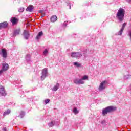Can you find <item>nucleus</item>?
Returning <instances> with one entry per match:
<instances>
[{
    "label": "nucleus",
    "instance_id": "5",
    "mask_svg": "<svg viewBox=\"0 0 131 131\" xmlns=\"http://www.w3.org/2000/svg\"><path fill=\"white\" fill-rule=\"evenodd\" d=\"M48 75V68H45L42 70V75L41 76V80H45V78H46Z\"/></svg>",
    "mask_w": 131,
    "mask_h": 131
},
{
    "label": "nucleus",
    "instance_id": "18",
    "mask_svg": "<svg viewBox=\"0 0 131 131\" xmlns=\"http://www.w3.org/2000/svg\"><path fill=\"white\" fill-rule=\"evenodd\" d=\"M55 125V121H52L48 123V126L49 127H53Z\"/></svg>",
    "mask_w": 131,
    "mask_h": 131
},
{
    "label": "nucleus",
    "instance_id": "1",
    "mask_svg": "<svg viewBox=\"0 0 131 131\" xmlns=\"http://www.w3.org/2000/svg\"><path fill=\"white\" fill-rule=\"evenodd\" d=\"M125 10L123 8H120L116 14V18L119 20V22H122L124 19V14Z\"/></svg>",
    "mask_w": 131,
    "mask_h": 131
},
{
    "label": "nucleus",
    "instance_id": "29",
    "mask_svg": "<svg viewBox=\"0 0 131 131\" xmlns=\"http://www.w3.org/2000/svg\"><path fill=\"white\" fill-rule=\"evenodd\" d=\"M101 124H106V121L105 120H103L101 121Z\"/></svg>",
    "mask_w": 131,
    "mask_h": 131
},
{
    "label": "nucleus",
    "instance_id": "19",
    "mask_svg": "<svg viewBox=\"0 0 131 131\" xmlns=\"http://www.w3.org/2000/svg\"><path fill=\"white\" fill-rule=\"evenodd\" d=\"M43 34V33H42V31L39 32L38 35L36 36L37 39H39V38H40V37H41Z\"/></svg>",
    "mask_w": 131,
    "mask_h": 131
},
{
    "label": "nucleus",
    "instance_id": "25",
    "mask_svg": "<svg viewBox=\"0 0 131 131\" xmlns=\"http://www.w3.org/2000/svg\"><path fill=\"white\" fill-rule=\"evenodd\" d=\"M48 54H49V51H48L47 49H45L43 52V55L45 56H47Z\"/></svg>",
    "mask_w": 131,
    "mask_h": 131
},
{
    "label": "nucleus",
    "instance_id": "17",
    "mask_svg": "<svg viewBox=\"0 0 131 131\" xmlns=\"http://www.w3.org/2000/svg\"><path fill=\"white\" fill-rule=\"evenodd\" d=\"M19 33H20V29L15 30L13 34V36H16V35H18Z\"/></svg>",
    "mask_w": 131,
    "mask_h": 131
},
{
    "label": "nucleus",
    "instance_id": "6",
    "mask_svg": "<svg viewBox=\"0 0 131 131\" xmlns=\"http://www.w3.org/2000/svg\"><path fill=\"white\" fill-rule=\"evenodd\" d=\"M73 82L75 84H84V81H82L81 79L75 78L74 79Z\"/></svg>",
    "mask_w": 131,
    "mask_h": 131
},
{
    "label": "nucleus",
    "instance_id": "12",
    "mask_svg": "<svg viewBox=\"0 0 131 131\" xmlns=\"http://www.w3.org/2000/svg\"><path fill=\"white\" fill-rule=\"evenodd\" d=\"M8 27V23L6 21H4L0 23V29H2L3 28H6Z\"/></svg>",
    "mask_w": 131,
    "mask_h": 131
},
{
    "label": "nucleus",
    "instance_id": "23",
    "mask_svg": "<svg viewBox=\"0 0 131 131\" xmlns=\"http://www.w3.org/2000/svg\"><path fill=\"white\" fill-rule=\"evenodd\" d=\"M73 112L75 114H78V112H79L78 111V110H77V108H76V107H74L73 110Z\"/></svg>",
    "mask_w": 131,
    "mask_h": 131
},
{
    "label": "nucleus",
    "instance_id": "8",
    "mask_svg": "<svg viewBox=\"0 0 131 131\" xmlns=\"http://www.w3.org/2000/svg\"><path fill=\"white\" fill-rule=\"evenodd\" d=\"M0 95H1V96H6L7 95L5 91V88L2 85H0Z\"/></svg>",
    "mask_w": 131,
    "mask_h": 131
},
{
    "label": "nucleus",
    "instance_id": "10",
    "mask_svg": "<svg viewBox=\"0 0 131 131\" xmlns=\"http://www.w3.org/2000/svg\"><path fill=\"white\" fill-rule=\"evenodd\" d=\"M23 35L25 39H28V38H29V37L30 36V34H29V31L24 30L23 33Z\"/></svg>",
    "mask_w": 131,
    "mask_h": 131
},
{
    "label": "nucleus",
    "instance_id": "20",
    "mask_svg": "<svg viewBox=\"0 0 131 131\" xmlns=\"http://www.w3.org/2000/svg\"><path fill=\"white\" fill-rule=\"evenodd\" d=\"M11 113V110H7V111H5L3 114V116H6V115H9Z\"/></svg>",
    "mask_w": 131,
    "mask_h": 131
},
{
    "label": "nucleus",
    "instance_id": "33",
    "mask_svg": "<svg viewBox=\"0 0 131 131\" xmlns=\"http://www.w3.org/2000/svg\"><path fill=\"white\" fill-rule=\"evenodd\" d=\"M45 14L42 13L41 15V18H43V17H45Z\"/></svg>",
    "mask_w": 131,
    "mask_h": 131
},
{
    "label": "nucleus",
    "instance_id": "7",
    "mask_svg": "<svg viewBox=\"0 0 131 131\" xmlns=\"http://www.w3.org/2000/svg\"><path fill=\"white\" fill-rule=\"evenodd\" d=\"M0 55L2 56L3 57L6 58L7 57V50L5 49H2L1 52H0Z\"/></svg>",
    "mask_w": 131,
    "mask_h": 131
},
{
    "label": "nucleus",
    "instance_id": "3",
    "mask_svg": "<svg viewBox=\"0 0 131 131\" xmlns=\"http://www.w3.org/2000/svg\"><path fill=\"white\" fill-rule=\"evenodd\" d=\"M107 84H108V81L107 80L102 81L98 88V90L100 92L104 91L106 88H107Z\"/></svg>",
    "mask_w": 131,
    "mask_h": 131
},
{
    "label": "nucleus",
    "instance_id": "21",
    "mask_svg": "<svg viewBox=\"0 0 131 131\" xmlns=\"http://www.w3.org/2000/svg\"><path fill=\"white\" fill-rule=\"evenodd\" d=\"M89 79V76L88 75H84L81 78L82 81H84V80H86Z\"/></svg>",
    "mask_w": 131,
    "mask_h": 131
},
{
    "label": "nucleus",
    "instance_id": "9",
    "mask_svg": "<svg viewBox=\"0 0 131 131\" xmlns=\"http://www.w3.org/2000/svg\"><path fill=\"white\" fill-rule=\"evenodd\" d=\"M126 24H127L126 23H125L123 24V25L122 26L121 29L118 33V35H122V33L123 32V30H124V28L126 26Z\"/></svg>",
    "mask_w": 131,
    "mask_h": 131
},
{
    "label": "nucleus",
    "instance_id": "11",
    "mask_svg": "<svg viewBox=\"0 0 131 131\" xmlns=\"http://www.w3.org/2000/svg\"><path fill=\"white\" fill-rule=\"evenodd\" d=\"M9 69V64L6 63H3L2 64V72L3 71H7Z\"/></svg>",
    "mask_w": 131,
    "mask_h": 131
},
{
    "label": "nucleus",
    "instance_id": "35",
    "mask_svg": "<svg viewBox=\"0 0 131 131\" xmlns=\"http://www.w3.org/2000/svg\"><path fill=\"white\" fill-rule=\"evenodd\" d=\"M2 73H3V70H0V75H2Z\"/></svg>",
    "mask_w": 131,
    "mask_h": 131
},
{
    "label": "nucleus",
    "instance_id": "4",
    "mask_svg": "<svg viewBox=\"0 0 131 131\" xmlns=\"http://www.w3.org/2000/svg\"><path fill=\"white\" fill-rule=\"evenodd\" d=\"M72 58H76L79 59L82 57V54L81 52H72L71 54Z\"/></svg>",
    "mask_w": 131,
    "mask_h": 131
},
{
    "label": "nucleus",
    "instance_id": "32",
    "mask_svg": "<svg viewBox=\"0 0 131 131\" xmlns=\"http://www.w3.org/2000/svg\"><path fill=\"white\" fill-rule=\"evenodd\" d=\"M39 12L40 13V14H43V10H40L39 11Z\"/></svg>",
    "mask_w": 131,
    "mask_h": 131
},
{
    "label": "nucleus",
    "instance_id": "13",
    "mask_svg": "<svg viewBox=\"0 0 131 131\" xmlns=\"http://www.w3.org/2000/svg\"><path fill=\"white\" fill-rule=\"evenodd\" d=\"M11 22H12L13 25H16L18 23V19L16 17H12L11 19Z\"/></svg>",
    "mask_w": 131,
    "mask_h": 131
},
{
    "label": "nucleus",
    "instance_id": "16",
    "mask_svg": "<svg viewBox=\"0 0 131 131\" xmlns=\"http://www.w3.org/2000/svg\"><path fill=\"white\" fill-rule=\"evenodd\" d=\"M26 11L28 12H32L33 11V6L30 5L26 9Z\"/></svg>",
    "mask_w": 131,
    "mask_h": 131
},
{
    "label": "nucleus",
    "instance_id": "2",
    "mask_svg": "<svg viewBox=\"0 0 131 131\" xmlns=\"http://www.w3.org/2000/svg\"><path fill=\"white\" fill-rule=\"evenodd\" d=\"M115 110H116V107H115L112 106H107L102 110V115L103 116L106 115L107 113L113 112V111H115Z\"/></svg>",
    "mask_w": 131,
    "mask_h": 131
},
{
    "label": "nucleus",
    "instance_id": "28",
    "mask_svg": "<svg viewBox=\"0 0 131 131\" xmlns=\"http://www.w3.org/2000/svg\"><path fill=\"white\" fill-rule=\"evenodd\" d=\"M18 12L19 13H22L23 12H24V8L21 7L19 9H18Z\"/></svg>",
    "mask_w": 131,
    "mask_h": 131
},
{
    "label": "nucleus",
    "instance_id": "31",
    "mask_svg": "<svg viewBox=\"0 0 131 131\" xmlns=\"http://www.w3.org/2000/svg\"><path fill=\"white\" fill-rule=\"evenodd\" d=\"M63 25H64V26H67V21H65V22L63 23Z\"/></svg>",
    "mask_w": 131,
    "mask_h": 131
},
{
    "label": "nucleus",
    "instance_id": "30",
    "mask_svg": "<svg viewBox=\"0 0 131 131\" xmlns=\"http://www.w3.org/2000/svg\"><path fill=\"white\" fill-rule=\"evenodd\" d=\"M46 104H48L50 102V99H46L45 101Z\"/></svg>",
    "mask_w": 131,
    "mask_h": 131
},
{
    "label": "nucleus",
    "instance_id": "34",
    "mask_svg": "<svg viewBox=\"0 0 131 131\" xmlns=\"http://www.w3.org/2000/svg\"><path fill=\"white\" fill-rule=\"evenodd\" d=\"M3 131H7V128L6 127L3 128Z\"/></svg>",
    "mask_w": 131,
    "mask_h": 131
},
{
    "label": "nucleus",
    "instance_id": "22",
    "mask_svg": "<svg viewBox=\"0 0 131 131\" xmlns=\"http://www.w3.org/2000/svg\"><path fill=\"white\" fill-rule=\"evenodd\" d=\"M73 65L74 66H76V67H81V64L79 63L78 62H74L73 63Z\"/></svg>",
    "mask_w": 131,
    "mask_h": 131
},
{
    "label": "nucleus",
    "instance_id": "24",
    "mask_svg": "<svg viewBox=\"0 0 131 131\" xmlns=\"http://www.w3.org/2000/svg\"><path fill=\"white\" fill-rule=\"evenodd\" d=\"M31 56L30 55V54H27L26 56V60L27 61H30V57Z\"/></svg>",
    "mask_w": 131,
    "mask_h": 131
},
{
    "label": "nucleus",
    "instance_id": "36",
    "mask_svg": "<svg viewBox=\"0 0 131 131\" xmlns=\"http://www.w3.org/2000/svg\"><path fill=\"white\" fill-rule=\"evenodd\" d=\"M126 1H127L128 3H130L131 0H126Z\"/></svg>",
    "mask_w": 131,
    "mask_h": 131
},
{
    "label": "nucleus",
    "instance_id": "15",
    "mask_svg": "<svg viewBox=\"0 0 131 131\" xmlns=\"http://www.w3.org/2000/svg\"><path fill=\"white\" fill-rule=\"evenodd\" d=\"M50 20H51V22H56V21H57V20H58V17H57V16H56V15H53L51 17Z\"/></svg>",
    "mask_w": 131,
    "mask_h": 131
},
{
    "label": "nucleus",
    "instance_id": "27",
    "mask_svg": "<svg viewBox=\"0 0 131 131\" xmlns=\"http://www.w3.org/2000/svg\"><path fill=\"white\" fill-rule=\"evenodd\" d=\"M131 78V75H128L127 76H124V79H129Z\"/></svg>",
    "mask_w": 131,
    "mask_h": 131
},
{
    "label": "nucleus",
    "instance_id": "26",
    "mask_svg": "<svg viewBox=\"0 0 131 131\" xmlns=\"http://www.w3.org/2000/svg\"><path fill=\"white\" fill-rule=\"evenodd\" d=\"M25 115V113L24 112H21L20 114V117H21V118L24 117V116Z\"/></svg>",
    "mask_w": 131,
    "mask_h": 131
},
{
    "label": "nucleus",
    "instance_id": "14",
    "mask_svg": "<svg viewBox=\"0 0 131 131\" xmlns=\"http://www.w3.org/2000/svg\"><path fill=\"white\" fill-rule=\"evenodd\" d=\"M59 86L60 84H59V83H57L56 85H55L52 90L53 92H56V91H58V89H59Z\"/></svg>",
    "mask_w": 131,
    "mask_h": 131
},
{
    "label": "nucleus",
    "instance_id": "37",
    "mask_svg": "<svg viewBox=\"0 0 131 131\" xmlns=\"http://www.w3.org/2000/svg\"><path fill=\"white\" fill-rule=\"evenodd\" d=\"M70 9H71V6L70 7Z\"/></svg>",
    "mask_w": 131,
    "mask_h": 131
}]
</instances>
